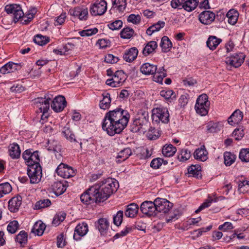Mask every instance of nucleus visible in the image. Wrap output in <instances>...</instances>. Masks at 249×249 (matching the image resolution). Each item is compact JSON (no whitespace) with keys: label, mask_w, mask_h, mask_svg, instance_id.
Masks as SVG:
<instances>
[{"label":"nucleus","mask_w":249,"mask_h":249,"mask_svg":"<svg viewBox=\"0 0 249 249\" xmlns=\"http://www.w3.org/2000/svg\"><path fill=\"white\" fill-rule=\"evenodd\" d=\"M130 115L126 110L117 108L107 112L104 117L102 128L111 136L120 134L127 125Z\"/></svg>","instance_id":"1"},{"label":"nucleus","mask_w":249,"mask_h":249,"mask_svg":"<svg viewBox=\"0 0 249 249\" xmlns=\"http://www.w3.org/2000/svg\"><path fill=\"white\" fill-rule=\"evenodd\" d=\"M96 187V191L99 196L100 202L107 200L114 192H116L119 187L118 182L116 179L107 178L93 185Z\"/></svg>","instance_id":"2"},{"label":"nucleus","mask_w":249,"mask_h":249,"mask_svg":"<svg viewBox=\"0 0 249 249\" xmlns=\"http://www.w3.org/2000/svg\"><path fill=\"white\" fill-rule=\"evenodd\" d=\"M153 123L159 124H167L169 122L170 115L169 111L166 108L158 107L152 110V115Z\"/></svg>","instance_id":"3"},{"label":"nucleus","mask_w":249,"mask_h":249,"mask_svg":"<svg viewBox=\"0 0 249 249\" xmlns=\"http://www.w3.org/2000/svg\"><path fill=\"white\" fill-rule=\"evenodd\" d=\"M96 187L93 186L89 188L80 196L81 201L85 205H89L94 202H101L96 191Z\"/></svg>","instance_id":"4"},{"label":"nucleus","mask_w":249,"mask_h":249,"mask_svg":"<svg viewBox=\"0 0 249 249\" xmlns=\"http://www.w3.org/2000/svg\"><path fill=\"white\" fill-rule=\"evenodd\" d=\"M210 105L208 96L206 94H202L197 98L195 108L197 113L205 116L208 113Z\"/></svg>","instance_id":"5"},{"label":"nucleus","mask_w":249,"mask_h":249,"mask_svg":"<svg viewBox=\"0 0 249 249\" xmlns=\"http://www.w3.org/2000/svg\"><path fill=\"white\" fill-rule=\"evenodd\" d=\"M22 157L28 167L40 164V159L38 151H32V149H27L23 152Z\"/></svg>","instance_id":"6"},{"label":"nucleus","mask_w":249,"mask_h":249,"mask_svg":"<svg viewBox=\"0 0 249 249\" xmlns=\"http://www.w3.org/2000/svg\"><path fill=\"white\" fill-rule=\"evenodd\" d=\"M27 174L30 178V183L32 184L38 183L42 178V168L40 164L33 165L28 167Z\"/></svg>","instance_id":"7"},{"label":"nucleus","mask_w":249,"mask_h":249,"mask_svg":"<svg viewBox=\"0 0 249 249\" xmlns=\"http://www.w3.org/2000/svg\"><path fill=\"white\" fill-rule=\"evenodd\" d=\"M126 77L122 70L116 71L111 79L106 81V84L112 87L121 86L126 80Z\"/></svg>","instance_id":"8"},{"label":"nucleus","mask_w":249,"mask_h":249,"mask_svg":"<svg viewBox=\"0 0 249 249\" xmlns=\"http://www.w3.org/2000/svg\"><path fill=\"white\" fill-rule=\"evenodd\" d=\"M53 95L47 94L44 98L39 97L35 99L34 104L38 107L40 112H47L49 109L50 101H52Z\"/></svg>","instance_id":"9"},{"label":"nucleus","mask_w":249,"mask_h":249,"mask_svg":"<svg viewBox=\"0 0 249 249\" xmlns=\"http://www.w3.org/2000/svg\"><path fill=\"white\" fill-rule=\"evenodd\" d=\"M245 58V55L242 53H234L226 58L225 63L231 68H238L244 62Z\"/></svg>","instance_id":"10"},{"label":"nucleus","mask_w":249,"mask_h":249,"mask_svg":"<svg viewBox=\"0 0 249 249\" xmlns=\"http://www.w3.org/2000/svg\"><path fill=\"white\" fill-rule=\"evenodd\" d=\"M154 201L157 214L159 213H167L173 206V204L166 199L158 197Z\"/></svg>","instance_id":"11"},{"label":"nucleus","mask_w":249,"mask_h":249,"mask_svg":"<svg viewBox=\"0 0 249 249\" xmlns=\"http://www.w3.org/2000/svg\"><path fill=\"white\" fill-rule=\"evenodd\" d=\"M5 11L7 14L13 15V19L15 22H18L24 16V13L20 5L16 4L6 5Z\"/></svg>","instance_id":"12"},{"label":"nucleus","mask_w":249,"mask_h":249,"mask_svg":"<svg viewBox=\"0 0 249 249\" xmlns=\"http://www.w3.org/2000/svg\"><path fill=\"white\" fill-rule=\"evenodd\" d=\"M107 3L104 0H96L90 8L92 16H101L107 11Z\"/></svg>","instance_id":"13"},{"label":"nucleus","mask_w":249,"mask_h":249,"mask_svg":"<svg viewBox=\"0 0 249 249\" xmlns=\"http://www.w3.org/2000/svg\"><path fill=\"white\" fill-rule=\"evenodd\" d=\"M140 210L142 213L145 215L151 217L157 215L155 201H145L141 205Z\"/></svg>","instance_id":"14"},{"label":"nucleus","mask_w":249,"mask_h":249,"mask_svg":"<svg viewBox=\"0 0 249 249\" xmlns=\"http://www.w3.org/2000/svg\"><path fill=\"white\" fill-rule=\"evenodd\" d=\"M56 172L58 176L63 178H69L75 175L73 168L64 163H61L58 166Z\"/></svg>","instance_id":"15"},{"label":"nucleus","mask_w":249,"mask_h":249,"mask_svg":"<svg viewBox=\"0 0 249 249\" xmlns=\"http://www.w3.org/2000/svg\"><path fill=\"white\" fill-rule=\"evenodd\" d=\"M67 102L64 96L59 95L52 101L51 107L56 112L62 111L66 107Z\"/></svg>","instance_id":"16"},{"label":"nucleus","mask_w":249,"mask_h":249,"mask_svg":"<svg viewBox=\"0 0 249 249\" xmlns=\"http://www.w3.org/2000/svg\"><path fill=\"white\" fill-rule=\"evenodd\" d=\"M71 15L78 17L80 20H86L88 18V8L83 7H76L69 10Z\"/></svg>","instance_id":"17"},{"label":"nucleus","mask_w":249,"mask_h":249,"mask_svg":"<svg viewBox=\"0 0 249 249\" xmlns=\"http://www.w3.org/2000/svg\"><path fill=\"white\" fill-rule=\"evenodd\" d=\"M52 189L57 196L63 194L68 186V182L65 180L54 182L52 185Z\"/></svg>","instance_id":"18"},{"label":"nucleus","mask_w":249,"mask_h":249,"mask_svg":"<svg viewBox=\"0 0 249 249\" xmlns=\"http://www.w3.org/2000/svg\"><path fill=\"white\" fill-rule=\"evenodd\" d=\"M88 226L86 222L78 224L75 228L73 238L75 240H78L80 237L83 236L88 232Z\"/></svg>","instance_id":"19"},{"label":"nucleus","mask_w":249,"mask_h":249,"mask_svg":"<svg viewBox=\"0 0 249 249\" xmlns=\"http://www.w3.org/2000/svg\"><path fill=\"white\" fill-rule=\"evenodd\" d=\"M215 14L210 11H204L199 15L201 23L205 25L210 24L215 19Z\"/></svg>","instance_id":"20"},{"label":"nucleus","mask_w":249,"mask_h":249,"mask_svg":"<svg viewBox=\"0 0 249 249\" xmlns=\"http://www.w3.org/2000/svg\"><path fill=\"white\" fill-rule=\"evenodd\" d=\"M109 223L107 218H100L95 222V226L101 235H104L108 230Z\"/></svg>","instance_id":"21"},{"label":"nucleus","mask_w":249,"mask_h":249,"mask_svg":"<svg viewBox=\"0 0 249 249\" xmlns=\"http://www.w3.org/2000/svg\"><path fill=\"white\" fill-rule=\"evenodd\" d=\"M148 124L147 121L146 120L145 117L139 118L136 119L133 123V130L137 131H142L144 132L146 130L145 126Z\"/></svg>","instance_id":"22"},{"label":"nucleus","mask_w":249,"mask_h":249,"mask_svg":"<svg viewBox=\"0 0 249 249\" xmlns=\"http://www.w3.org/2000/svg\"><path fill=\"white\" fill-rule=\"evenodd\" d=\"M208 152L204 145L196 149L194 153V158L201 161H206L208 158Z\"/></svg>","instance_id":"23"},{"label":"nucleus","mask_w":249,"mask_h":249,"mask_svg":"<svg viewBox=\"0 0 249 249\" xmlns=\"http://www.w3.org/2000/svg\"><path fill=\"white\" fill-rule=\"evenodd\" d=\"M22 202V197L17 196L12 197L8 202V209L11 212H17L20 207Z\"/></svg>","instance_id":"24"},{"label":"nucleus","mask_w":249,"mask_h":249,"mask_svg":"<svg viewBox=\"0 0 249 249\" xmlns=\"http://www.w3.org/2000/svg\"><path fill=\"white\" fill-rule=\"evenodd\" d=\"M243 113L239 110H236L228 118V123L231 125L238 124L242 120Z\"/></svg>","instance_id":"25"},{"label":"nucleus","mask_w":249,"mask_h":249,"mask_svg":"<svg viewBox=\"0 0 249 249\" xmlns=\"http://www.w3.org/2000/svg\"><path fill=\"white\" fill-rule=\"evenodd\" d=\"M9 155L13 159H18L20 157L21 150L19 146L15 142L10 144L8 150Z\"/></svg>","instance_id":"26"},{"label":"nucleus","mask_w":249,"mask_h":249,"mask_svg":"<svg viewBox=\"0 0 249 249\" xmlns=\"http://www.w3.org/2000/svg\"><path fill=\"white\" fill-rule=\"evenodd\" d=\"M157 70L156 65L145 63L142 64L140 68L141 72L145 75H152L156 73Z\"/></svg>","instance_id":"27"},{"label":"nucleus","mask_w":249,"mask_h":249,"mask_svg":"<svg viewBox=\"0 0 249 249\" xmlns=\"http://www.w3.org/2000/svg\"><path fill=\"white\" fill-rule=\"evenodd\" d=\"M138 50L135 47H133L126 51L123 55V58L127 62L134 61L137 57Z\"/></svg>","instance_id":"28"},{"label":"nucleus","mask_w":249,"mask_h":249,"mask_svg":"<svg viewBox=\"0 0 249 249\" xmlns=\"http://www.w3.org/2000/svg\"><path fill=\"white\" fill-rule=\"evenodd\" d=\"M222 39L215 36H211L209 37L207 42V47L211 50H215L218 45L221 42Z\"/></svg>","instance_id":"29"},{"label":"nucleus","mask_w":249,"mask_h":249,"mask_svg":"<svg viewBox=\"0 0 249 249\" xmlns=\"http://www.w3.org/2000/svg\"><path fill=\"white\" fill-rule=\"evenodd\" d=\"M165 23L163 21L160 20L157 23L150 26L146 31V33L147 35L150 36L153 33L158 32L160 30V29L163 28L165 26Z\"/></svg>","instance_id":"30"},{"label":"nucleus","mask_w":249,"mask_h":249,"mask_svg":"<svg viewBox=\"0 0 249 249\" xmlns=\"http://www.w3.org/2000/svg\"><path fill=\"white\" fill-rule=\"evenodd\" d=\"M46 225L41 221L36 222L32 229V232L38 236H41L43 234L45 229Z\"/></svg>","instance_id":"31"},{"label":"nucleus","mask_w":249,"mask_h":249,"mask_svg":"<svg viewBox=\"0 0 249 249\" xmlns=\"http://www.w3.org/2000/svg\"><path fill=\"white\" fill-rule=\"evenodd\" d=\"M138 210V205L135 203H131L127 206L125 215L127 217H134L137 214Z\"/></svg>","instance_id":"32"},{"label":"nucleus","mask_w":249,"mask_h":249,"mask_svg":"<svg viewBox=\"0 0 249 249\" xmlns=\"http://www.w3.org/2000/svg\"><path fill=\"white\" fill-rule=\"evenodd\" d=\"M132 154V150L129 147L124 148L118 153L116 158L121 159V160H118L117 162H120L122 161H124L127 159Z\"/></svg>","instance_id":"33"},{"label":"nucleus","mask_w":249,"mask_h":249,"mask_svg":"<svg viewBox=\"0 0 249 249\" xmlns=\"http://www.w3.org/2000/svg\"><path fill=\"white\" fill-rule=\"evenodd\" d=\"M158 45L156 41H151L147 43L142 50V53L147 56L150 53H153L157 48Z\"/></svg>","instance_id":"34"},{"label":"nucleus","mask_w":249,"mask_h":249,"mask_svg":"<svg viewBox=\"0 0 249 249\" xmlns=\"http://www.w3.org/2000/svg\"><path fill=\"white\" fill-rule=\"evenodd\" d=\"M177 151V148L172 144L164 145L162 150V153L165 157H170L173 156Z\"/></svg>","instance_id":"35"},{"label":"nucleus","mask_w":249,"mask_h":249,"mask_svg":"<svg viewBox=\"0 0 249 249\" xmlns=\"http://www.w3.org/2000/svg\"><path fill=\"white\" fill-rule=\"evenodd\" d=\"M238 13L233 9L230 10L226 14L228 18V22L231 25H234L238 20Z\"/></svg>","instance_id":"36"},{"label":"nucleus","mask_w":249,"mask_h":249,"mask_svg":"<svg viewBox=\"0 0 249 249\" xmlns=\"http://www.w3.org/2000/svg\"><path fill=\"white\" fill-rule=\"evenodd\" d=\"M160 46L162 48V52L166 53L172 47V43L167 36H164L161 38Z\"/></svg>","instance_id":"37"},{"label":"nucleus","mask_w":249,"mask_h":249,"mask_svg":"<svg viewBox=\"0 0 249 249\" xmlns=\"http://www.w3.org/2000/svg\"><path fill=\"white\" fill-rule=\"evenodd\" d=\"M160 95L169 102H172L176 97V93L170 89H164L160 91Z\"/></svg>","instance_id":"38"},{"label":"nucleus","mask_w":249,"mask_h":249,"mask_svg":"<svg viewBox=\"0 0 249 249\" xmlns=\"http://www.w3.org/2000/svg\"><path fill=\"white\" fill-rule=\"evenodd\" d=\"M28 234L24 231H21L16 236V241L20 244L21 246H24L27 242Z\"/></svg>","instance_id":"39"},{"label":"nucleus","mask_w":249,"mask_h":249,"mask_svg":"<svg viewBox=\"0 0 249 249\" xmlns=\"http://www.w3.org/2000/svg\"><path fill=\"white\" fill-rule=\"evenodd\" d=\"M49 144L47 148V149L49 151H53L55 154L56 157L57 156L56 153H59L61 150V146L59 144L57 141H53L50 143V141H49Z\"/></svg>","instance_id":"40"},{"label":"nucleus","mask_w":249,"mask_h":249,"mask_svg":"<svg viewBox=\"0 0 249 249\" xmlns=\"http://www.w3.org/2000/svg\"><path fill=\"white\" fill-rule=\"evenodd\" d=\"M103 99L100 101V107L103 109L108 108L110 104L111 99L110 94L108 93L103 94Z\"/></svg>","instance_id":"41"},{"label":"nucleus","mask_w":249,"mask_h":249,"mask_svg":"<svg viewBox=\"0 0 249 249\" xmlns=\"http://www.w3.org/2000/svg\"><path fill=\"white\" fill-rule=\"evenodd\" d=\"M166 75L164 68L161 67L153 76L154 80L156 82L162 84L163 78L165 77Z\"/></svg>","instance_id":"42"},{"label":"nucleus","mask_w":249,"mask_h":249,"mask_svg":"<svg viewBox=\"0 0 249 249\" xmlns=\"http://www.w3.org/2000/svg\"><path fill=\"white\" fill-rule=\"evenodd\" d=\"M50 40L49 37L43 36L40 34L36 35L34 38L35 43L40 46L45 45L50 41Z\"/></svg>","instance_id":"43"},{"label":"nucleus","mask_w":249,"mask_h":249,"mask_svg":"<svg viewBox=\"0 0 249 249\" xmlns=\"http://www.w3.org/2000/svg\"><path fill=\"white\" fill-rule=\"evenodd\" d=\"M51 204V201L49 199H41L37 201L35 204L34 209L39 210L50 206Z\"/></svg>","instance_id":"44"},{"label":"nucleus","mask_w":249,"mask_h":249,"mask_svg":"<svg viewBox=\"0 0 249 249\" xmlns=\"http://www.w3.org/2000/svg\"><path fill=\"white\" fill-rule=\"evenodd\" d=\"M224 163L226 166L231 165L235 161V155L230 152H226L224 154Z\"/></svg>","instance_id":"45"},{"label":"nucleus","mask_w":249,"mask_h":249,"mask_svg":"<svg viewBox=\"0 0 249 249\" xmlns=\"http://www.w3.org/2000/svg\"><path fill=\"white\" fill-rule=\"evenodd\" d=\"M66 216V214L64 212H61L57 213L53 218L52 224L55 226L59 225L65 220Z\"/></svg>","instance_id":"46"},{"label":"nucleus","mask_w":249,"mask_h":249,"mask_svg":"<svg viewBox=\"0 0 249 249\" xmlns=\"http://www.w3.org/2000/svg\"><path fill=\"white\" fill-rule=\"evenodd\" d=\"M12 191V187L11 185L5 182L0 184V198L3 197L4 195H7Z\"/></svg>","instance_id":"47"},{"label":"nucleus","mask_w":249,"mask_h":249,"mask_svg":"<svg viewBox=\"0 0 249 249\" xmlns=\"http://www.w3.org/2000/svg\"><path fill=\"white\" fill-rule=\"evenodd\" d=\"M182 8L188 12H191L194 10L197 5V2L196 0H188L186 1Z\"/></svg>","instance_id":"48"},{"label":"nucleus","mask_w":249,"mask_h":249,"mask_svg":"<svg viewBox=\"0 0 249 249\" xmlns=\"http://www.w3.org/2000/svg\"><path fill=\"white\" fill-rule=\"evenodd\" d=\"M64 136L71 142H76L75 136L69 127H65L62 132Z\"/></svg>","instance_id":"49"},{"label":"nucleus","mask_w":249,"mask_h":249,"mask_svg":"<svg viewBox=\"0 0 249 249\" xmlns=\"http://www.w3.org/2000/svg\"><path fill=\"white\" fill-rule=\"evenodd\" d=\"M134 33L132 28L127 27L123 29L120 33V36L123 38L129 39L133 36Z\"/></svg>","instance_id":"50"},{"label":"nucleus","mask_w":249,"mask_h":249,"mask_svg":"<svg viewBox=\"0 0 249 249\" xmlns=\"http://www.w3.org/2000/svg\"><path fill=\"white\" fill-rule=\"evenodd\" d=\"M190 157V152L187 149H182L178 156V159L180 161H184L188 160Z\"/></svg>","instance_id":"51"},{"label":"nucleus","mask_w":249,"mask_h":249,"mask_svg":"<svg viewBox=\"0 0 249 249\" xmlns=\"http://www.w3.org/2000/svg\"><path fill=\"white\" fill-rule=\"evenodd\" d=\"M19 228V224L18 221L13 220L8 224L7 230L10 233H15Z\"/></svg>","instance_id":"52"},{"label":"nucleus","mask_w":249,"mask_h":249,"mask_svg":"<svg viewBox=\"0 0 249 249\" xmlns=\"http://www.w3.org/2000/svg\"><path fill=\"white\" fill-rule=\"evenodd\" d=\"M113 6L117 8V9L122 12L125 8L126 2L125 0H114L113 2Z\"/></svg>","instance_id":"53"},{"label":"nucleus","mask_w":249,"mask_h":249,"mask_svg":"<svg viewBox=\"0 0 249 249\" xmlns=\"http://www.w3.org/2000/svg\"><path fill=\"white\" fill-rule=\"evenodd\" d=\"M240 159L242 161H249V148L242 149L239 153V155Z\"/></svg>","instance_id":"54"},{"label":"nucleus","mask_w":249,"mask_h":249,"mask_svg":"<svg viewBox=\"0 0 249 249\" xmlns=\"http://www.w3.org/2000/svg\"><path fill=\"white\" fill-rule=\"evenodd\" d=\"M98 31L96 28L84 30L79 32L81 36H89L96 34Z\"/></svg>","instance_id":"55"},{"label":"nucleus","mask_w":249,"mask_h":249,"mask_svg":"<svg viewBox=\"0 0 249 249\" xmlns=\"http://www.w3.org/2000/svg\"><path fill=\"white\" fill-rule=\"evenodd\" d=\"M123 211H119L115 215L113 216V223L117 226H119L122 222Z\"/></svg>","instance_id":"56"},{"label":"nucleus","mask_w":249,"mask_h":249,"mask_svg":"<svg viewBox=\"0 0 249 249\" xmlns=\"http://www.w3.org/2000/svg\"><path fill=\"white\" fill-rule=\"evenodd\" d=\"M188 173L189 174L192 175L197 178H199L201 176L200 171L196 169L195 165H192L188 167Z\"/></svg>","instance_id":"57"},{"label":"nucleus","mask_w":249,"mask_h":249,"mask_svg":"<svg viewBox=\"0 0 249 249\" xmlns=\"http://www.w3.org/2000/svg\"><path fill=\"white\" fill-rule=\"evenodd\" d=\"M163 162V160L160 158L154 159L150 163V166L155 169L160 168Z\"/></svg>","instance_id":"58"},{"label":"nucleus","mask_w":249,"mask_h":249,"mask_svg":"<svg viewBox=\"0 0 249 249\" xmlns=\"http://www.w3.org/2000/svg\"><path fill=\"white\" fill-rule=\"evenodd\" d=\"M207 130L209 133H215L219 131V128L216 123L210 122L207 125Z\"/></svg>","instance_id":"59"},{"label":"nucleus","mask_w":249,"mask_h":249,"mask_svg":"<svg viewBox=\"0 0 249 249\" xmlns=\"http://www.w3.org/2000/svg\"><path fill=\"white\" fill-rule=\"evenodd\" d=\"M123 25V22L120 20H117L108 24V27L112 30H119Z\"/></svg>","instance_id":"60"},{"label":"nucleus","mask_w":249,"mask_h":249,"mask_svg":"<svg viewBox=\"0 0 249 249\" xmlns=\"http://www.w3.org/2000/svg\"><path fill=\"white\" fill-rule=\"evenodd\" d=\"M141 20V18L139 15H135L134 14H131L128 16L127 18V21L129 22H132L135 24L139 23Z\"/></svg>","instance_id":"61"},{"label":"nucleus","mask_w":249,"mask_h":249,"mask_svg":"<svg viewBox=\"0 0 249 249\" xmlns=\"http://www.w3.org/2000/svg\"><path fill=\"white\" fill-rule=\"evenodd\" d=\"M119 60L118 57L115 56L111 54H107L105 56V61L107 63H116Z\"/></svg>","instance_id":"62"},{"label":"nucleus","mask_w":249,"mask_h":249,"mask_svg":"<svg viewBox=\"0 0 249 249\" xmlns=\"http://www.w3.org/2000/svg\"><path fill=\"white\" fill-rule=\"evenodd\" d=\"M239 189L243 192L249 191V181L243 180L241 181L238 184Z\"/></svg>","instance_id":"63"},{"label":"nucleus","mask_w":249,"mask_h":249,"mask_svg":"<svg viewBox=\"0 0 249 249\" xmlns=\"http://www.w3.org/2000/svg\"><path fill=\"white\" fill-rule=\"evenodd\" d=\"M110 44V42L105 39H101L98 40L97 42V45L99 46L100 49H104L109 47Z\"/></svg>","instance_id":"64"}]
</instances>
